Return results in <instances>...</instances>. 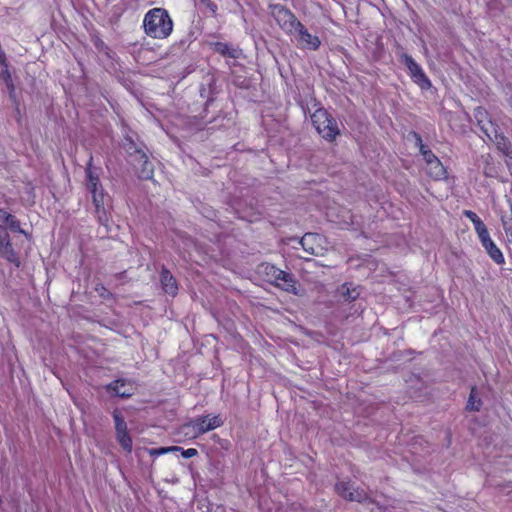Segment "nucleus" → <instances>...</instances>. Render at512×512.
<instances>
[{"instance_id": "nucleus-1", "label": "nucleus", "mask_w": 512, "mask_h": 512, "mask_svg": "<svg viewBox=\"0 0 512 512\" xmlns=\"http://www.w3.org/2000/svg\"><path fill=\"white\" fill-rule=\"evenodd\" d=\"M85 173L86 188L91 193L98 222L105 227H108L109 217L107 214L106 205L108 204L109 196L105 193L100 183L99 169L92 167V157L89 159Z\"/></svg>"}, {"instance_id": "nucleus-2", "label": "nucleus", "mask_w": 512, "mask_h": 512, "mask_svg": "<svg viewBox=\"0 0 512 512\" xmlns=\"http://www.w3.org/2000/svg\"><path fill=\"white\" fill-rule=\"evenodd\" d=\"M145 33L155 39H165L173 31V21L164 8L149 10L143 20Z\"/></svg>"}, {"instance_id": "nucleus-3", "label": "nucleus", "mask_w": 512, "mask_h": 512, "mask_svg": "<svg viewBox=\"0 0 512 512\" xmlns=\"http://www.w3.org/2000/svg\"><path fill=\"white\" fill-rule=\"evenodd\" d=\"M311 121L317 132L326 140H334L339 134L335 120L325 109L316 110L311 116Z\"/></svg>"}, {"instance_id": "nucleus-4", "label": "nucleus", "mask_w": 512, "mask_h": 512, "mask_svg": "<svg viewBox=\"0 0 512 512\" xmlns=\"http://www.w3.org/2000/svg\"><path fill=\"white\" fill-rule=\"evenodd\" d=\"M263 272L268 280L286 292L297 294L296 281L292 274L287 273L274 265L266 264Z\"/></svg>"}, {"instance_id": "nucleus-5", "label": "nucleus", "mask_w": 512, "mask_h": 512, "mask_svg": "<svg viewBox=\"0 0 512 512\" xmlns=\"http://www.w3.org/2000/svg\"><path fill=\"white\" fill-rule=\"evenodd\" d=\"M223 424L220 416H202L195 418L188 424L184 425V429H191L193 436L204 434L208 431L214 430Z\"/></svg>"}, {"instance_id": "nucleus-6", "label": "nucleus", "mask_w": 512, "mask_h": 512, "mask_svg": "<svg viewBox=\"0 0 512 512\" xmlns=\"http://www.w3.org/2000/svg\"><path fill=\"white\" fill-rule=\"evenodd\" d=\"M401 62L407 67L411 78L418 84L422 89H428L431 87V82L424 73L423 69L415 60L408 54L403 53L401 55Z\"/></svg>"}, {"instance_id": "nucleus-7", "label": "nucleus", "mask_w": 512, "mask_h": 512, "mask_svg": "<svg viewBox=\"0 0 512 512\" xmlns=\"http://www.w3.org/2000/svg\"><path fill=\"white\" fill-rule=\"evenodd\" d=\"M304 251L310 255L320 256L324 253L325 238L317 233H306L300 240Z\"/></svg>"}, {"instance_id": "nucleus-8", "label": "nucleus", "mask_w": 512, "mask_h": 512, "mask_svg": "<svg viewBox=\"0 0 512 512\" xmlns=\"http://www.w3.org/2000/svg\"><path fill=\"white\" fill-rule=\"evenodd\" d=\"M336 492L346 500L360 503L370 501V497L364 490L353 488L349 482H338L335 486Z\"/></svg>"}, {"instance_id": "nucleus-9", "label": "nucleus", "mask_w": 512, "mask_h": 512, "mask_svg": "<svg viewBox=\"0 0 512 512\" xmlns=\"http://www.w3.org/2000/svg\"><path fill=\"white\" fill-rule=\"evenodd\" d=\"M273 16L280 27L288 32H294L300 23L288 9L280 5L274 7Z\"/></svg>"}, {"instance_id": "nucleus-10", "label": "nucleus", "mask_w": 512, "mask_h": 512, "mask_svg": "<svg viewBox=\"0 0 512 512\" xmlns=\"http://www.w3.org/2000/svg\"><path fill=\"white\" fill-rule=\"evenodd\" d=\"M0 255L7 261L19 266L20 262L5 228L0 229Z\"/></svg>"}, {"instance_id": "nucleus-11", "label": "nucleus", "mask_w": 512, "mask_h": 512, "mask_svg": "<svg viewBox=\"0 0 512 512\" xmlns=\"http://www.w3.org/2000/svg\"><path fill=\"white\" fill-rule=\"evenodd\" d=\"M294 32L298 33V41L302 47L311 50H317L320 47L321 41L318 36L310 34L301 22Z\"/></svg>"}, {"instance_id": "nucleus-12", "label": "nucleus", "mask_w": 512, "mask_h": 512, "mask_svg": "<svg viewBox=\"0 0 512 512\" xmlns=\"http://www.w3.org/2000/svg\"><path fill=\"white\" fill-rule=\"evenodd\" d=\"M107 391L113 393L116 396L122 398H128L133 394V388L130 384H127L124 380H115L106 386Z\"/></svg>"}, {"instance_id": "nucleus-13", "label": "nucleus", "mask_w": 512, "mask_h": 512, "mask_svg": "<svg viewBox=\"0 0 512 512\" xmlns=\"http://www.w3.org/2000/svg\"><path fill=\"white\" fill-rule=\"evenodd\" d=\"M160 282L162 285V289L165 293L175 296L178 291V286L176 283V279L170 273V271L166 268H163L160 275Z\"/></svg>"}, {"instance_id": "nucleus-14", "label": "nucleus", "mask_w": 512, "mask_h": 512, "mask_svg": "<svg viewBox=\"0 0 512 512\" xmlns=\"http://www.w3.org/2000/svg\"><path fill=\"white\" fill-rule=\"evenodd\" d=\"M138 163L140 165L139 176L142 179H150L153 176V164L148 160V156L141 152H137Z\"/></svg>"}, {"instance_id": "nucleus-15", "label": "nucleus", "mask_w": 512, "mask_h": 512, "mask_svg": "<svg viewBox=\"0 0 512 512\" xmlns=\"http://www.w3.org/2000/svg\"><path fill=\"white\" fill-rule=\"evenodd\" d=\"M214 50L226 57L237 59L241 55V50L224 42H216L214 44Z\"/></svg>"}, {"instance_id": "nucleus-16", "label": "nucleus", "mask_w": 512, "mask_h": 512, "mask_svg": "<svg viewBox=\"0 0 512 512\" xmlns=\"http://www.w3.org/2000/svg\"><path fill=\"white\" fill-rule=\"evenodd\" d=\"M427 173L435 180H442L446 178L447 172L440 160L434 161L427 165Z\"/></svg>"}, {"instance_id": "nucleus-17", "label": "nucleus", "mask_w": 512, "mask_h": 512, "mask_svg": "<svg viewBox=\"0 0 512 512\" xmlns=\"http://www.w3.org/2000/svg\"><path fill=\"white\" fill-rule=\"evenodd\" d=\"M493 143L496 144L499 151H501L506 157L512 159V144L502 133L496 135Z\"/></svg>"}, {"instance_id": "nucleus-18", "label": "nucleus", "mask_w": 512, "mask_h": 512, "mask_svg": "<svg viewBox=\"0 0 512 512\" xmlns=\"http://www.w3.org/2000/svg\"><path fill=\"white\" fill-rule=\"evenodd\" d=\"M414 138L416 139V143L419 146L420 153L423 155L426 164H431L434 161L439 160L435 154L423 144L422 138L418 133H413Z\"/></svg>"}, {"instance_id": "nucleus-19", "label": "nucleus", "mask_w": 512, "mask_h": 512, "mask_svg": "<svg viewBox=\"0 0 512 512\" xmlns=\"http://www.w3.org/2000/svg\"><path fill=\"white\" fill-rule=\"evenodd\" d=\"M481 406H482V401L477 393V390L475 387H472L468 401H467L466 409L468 411L476 412V411L480 410Z\"/></svg>"}, {"instance_id": "nucleus-20", "label": "nucleus", "mask_w": 512, "mask_h": 512, "mask_svg": "<svg viewBox=\"0 0 512 512\" xmlns=\"http://www.w3.org/2000/svg\"><path fill=\"white\" fill-rule=\"evenodd\" d=\"M116 438L125 451L128 453L132 451V439L128 433V429L116 432Z\"/></svg>"}, {"instance_id": "nucleus-21", "label": "nucleus", "mask_w": 512, "mask_h": 512, "mask_svg": "<svg viewBox=\"0 0 512 512\" xmlns=\"http://www.w3.org/2000/svg\"><path fill=\"white\" fill-rule=\"evenodd\" d=\"M480 130L484 133V135L490 140L494 141L496 135H500L498 126L495 125L491 120L488 123L481 124L479 126Z\"/></svg>"}, {"instance_id": "nucleus-22", "label": "nucleus", "mask_w": 512, "mask_h": 512, "mask_svg": "<svg viewBox=\"0 0 512 512\" xmlns=\"http://www.w3.org/2000/svg\"><path fill=\"white\" fill-rule=\"evenodd\" d=\"M340 294L344 301L351 302L359 297L360 292L356 287L350 288L346 285H343L340 288Z\"/></svg>"}, {"instance_id": "nucleus-23", "label": "nucleus", "mask_w": 512, "mask_h": 512, "mask_svg": "<svg viewBox=\"0 0 512 512\" xmlns=\"http://www.w3.org/2000/svg\"><path fill=\"white\" fill-rule=\"evenodd\" d=\"M490 258L497 264H503L505 262L503 253L501 250L493 243L487 249H485Z\"/></svg>"}, {"instance_id": "nucleus-24", "label": "nucleus", "mask_w": 512, "mask_h": 512, "mask_svg": "<svg viewBox=\"0 0 512 512\" xmlns=\"http://www.w3.org/2000/svg\"><path fill=\"white\" fill-rule=\"evenodd\" d=\"M3 223L7 226L4 227L6 230L9 229L11 232L26 234L25 231L21 229L19 220L13 215H10Z\"/></svg>"}, {"instance_id": "nucleus-25", "label": "nucleus", "mask_w": 512, "mask_h": 512, "mask_svg": "<svg viewBox=\"0 0 512 512\" xmlns=\"http://www.w3.org/2000/svg\"><path fill=\"white\" fill-rule=\"evenodd\" d=\"M474 117L477 121V125L480 126L481 124L488 123L491 119L488 116L487 111L483 107H477L474 110Z\"/></svg>"}, {"instance_id": "nucleus-26", "label": "nucleus", "mask_w": 512, "mask_h": 512, "mask_svg": "<svg viewBox=\"0 0 512 512\" xmlns=\"http://www.w3.org/2000/svg\"><path fill=\"white\" fill-rule=\"evenodd\" d=\"M112 415H113V419L115 422L116 432L127 429V424H126L123 416L117 409L113 411Z\"/></svg>"}, {"instance_id": "nucleus-27", "label": "nucleus", "mask_w": 512, "mask_h": 512, "mask_svg": "<svg viewBox=\"0 0 512 512\" xmlns=\"http://www.w3.org/2000/svg\"><path fill=\"white\" fill-rule=\"evenodd\" d=\"M179 450H181V447L172 446V447H167V448L154 449L151 451V454L152 455H162V454H166L171 451H179Z\"/></svg>"}, {"instance_id": "nucleus-28", "label": "nucleus", "mask_w": 512, "mask_h": 512, "mask_svg": "<svg viewBox=\"0 0 512 512\" xmlns=\"http://www.w3.org/2000/svg\"><path fill=\"white\" fill-rule=\"evenodd\" d=\"M508 204H509V213L508 214H504L501 216V221H502V225H512V201L509 199L508 200Z\"/></svg>"}, {"instance_id": "nucleus-29", "label": "nucleus", "mask_w": 512, "mask_h": 512, "mask_svg": "<svg viewBox=\"0 0 512 512\" xmlns=\"http://www.w3.org/2000/svg\"><path fill=\"white\" fill-rule=\"evenodd\" d=\"M473 225H474V229L478 236L483 235L488 232L487 227L485 226V224L483 223V221L481 219L476 221Z\"/></svg>"}, {"instance_id": "nucleus-30", "label": "nucleus", "mask_w": 512, "mask_h": 512, "mask_svg": "<svg viewBox=\"0 0 512 512\" xmlns=\"http://www.w3.org/2000/svg\"><path fill=\"white\" fill-rule=\"evenodd\" d=\"M478 237H479L480 242H481L482 246L484 247V249H487L489 246H491L494 243V241L491 239V237L489 235V232H487L483 235H480Z\"/></svg>"}, {"instance_id": "nucleus-31", "label": "nucleus", "mask_w": 512, "mask_h": 512, "mask_svg": "<svg viewBox=\"0 0 512 512\" xmlns=\"http://www.w3.org/2000/svg\"><path fill=\"white\" fill-rule=\"evenodd\" d=\"M2 76H3V78H4L5 82H6V85H7L8 89L12 93L14 91V86H13V83H12V80H11L10 73L7 70H5L2 73Z\"/></svg>"}, {"instance_id": "nucleus-32", "label": "nucleus", "mask_w": 512, "mask_h": 512, "mask_svg": "<svg viewBox=\"0 0 512 512\" xmlns=\"http://www.w3.org/2000/svg\"><path fill=\"white\" fill-rule=\"evenodd\" d=\"M180 451H181V454H182V456L184 458H191V457H194V456H196L198 454V451L196 449H194V448H189V449H186V450L181 448Z\"/></svg>"}, {"instance_id": "nucleus-33", "label": "nucleus", "mask_w": 512, "mask_h": 512, "mask_svg": "<svg viewBox=\"0 0 512 512\" xmlns=\"http://www.w3.org/2000/svg\"><path fill=\"white\" fill-rule=\"evenodd\" d=\"M463 214L474 224L476 221L480 220L479 216L470 210H465Z\"/></svg>"}, {"instance_id": "nucleus-34", "label": "nucleus", "mask_w": 512, "mask_h": 512, "mask_svg": "<svg viewBox=\"0 0 512 512\" xmlns=\"http://www.w3.org/2000/svg\"><path fill=\"white\" fill-rule=\"evenodd\" d=\"M503 228L507 234L509 242L512 243V225H503Z\"/></svg>"}, {"instance_id": "nucleus-35", "label": "nucleus", "mask_w": 512, "mask_h": 512, "mask_svg": "<svg viewBox=\"0 0 512 512\" xmlns=\"http://www.w3.org/2000/svg\"><path fill=\"white\" fill-rule=\"evenodd\" d=\"M11 214L7 211L0 209V219L4 222Z\"/></svg>"}, {"instance_id": "nucleus-36", "label": "nucleus", "mask_w": 512, "mask_h": 512, "mask_svg": "<svg viewBox=\"0 0 512 512\" xmlns=\"http://www.w3.org/2000/svg\"><path fill=\"white\" fill-rule=\"evenodd\" d=\"M510 105H511V107H512V99H511V101H510Z\"/></svg>"}, {"instance_id": "nucleus-37", "label": "nucleus", "mask_w": 512, "mask_h": 512, "mask_svg": "<svg viewBox=\"0 0 512 512\" xmlns=\"http://www.w3.org/2000/svg\"><path fill=\"white\" fill-rule=\"evenodd\" d=\"M4 227L2 225H0V229H3Z\"/></svg>"}]
</instances>
